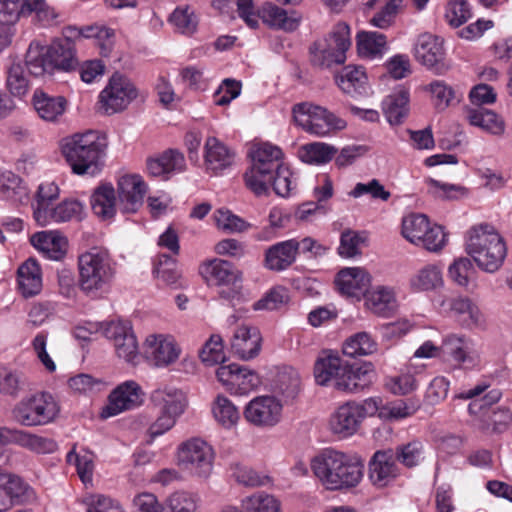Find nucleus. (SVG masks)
<instances>
[{
  "label": "nucleus",
  "instance_id": "obj_19",
  "mask_svg": "<svg viewBox=\"0 0 512 512\" xmlns=\"http://www.w3.org/2000/svg\"><path fill=\"white\" fill-rule=\"evenodd\" d=\"M118 208L124 214L135 213L143 205L147 186L140 175H124L117 184Z\"/></svg>",
  "mask_w": 512,
  "mask_h": 512
},
{
  "label": "nucleus",
  "instance_id": "obj_2",
  "mask_svg": "<svg viewBox=\"0 0 512 512\" xmlns=\"http://www.w3.org/2000/svg\"><path fill=\"white\" fill-rule=\"evenodd\" d=\"M107 149L104 135L95 130L75 133L61 142V151L72 172L77 175L96 174Z\"/></svg>",
  "mask_w": 512,
  "mask_h": 512
},
{
  "label": "nucleus",
  "instance_id": "obj_9",
  "mask_svg": "<svg viewBox=\"0 0 512 512\" xmlns=\"http://www.w3.org/2000/svg\"><path fill=\"white\" fill-rule=\"evenodd\" d=\"M177 464L198 478L207 479L213 469L214 450L205 440L193 437L177 448Z\"/></svg>",
  "mask_w": 512,
  "mask_h": 512
},
{
  "label": "nucleus",
  "instance_id": "obj_10",
  "mask_svg": "<svg viewBox=\"0 0 512 512\" xmlns=\"http://www.w3.org/2000/svg\"><path fill=\"white\" fill-rule=\"evenodd\" d=\"M200 273L209 284L223 287L219 291L221 298L232 301L238 297L241 276L230 262L213 259L200 267Z\"/></svg>",
  "mask_w": 512,
  "mask_h": 512
},
{
  "label": "nucleus",
  "instance_id": "obj_30",
  "mask_svg": "<svg viewBox=\"0 0 512 512\" xmlns=\"http://www.w3.org/2000/svg\"><path fill=\"white\" fill-rule=\"evenodd\" d=\"M67 100L63 96H53L41 90L33 95V105L38 116L46 121L56 123L67 109Z\"/></svg>",
  "mask_w": 512,
  "mask_h": 512
},
{
  "label": "nucleus",
  "instance_id": "obj_44",
  "mask_svg": "<svg viewBox=\"0 0 512 512\" xmlns=\"http://www.w3.org/2000/svg\"><path fill=\"white\" fill-rule=\"evenodd\" d=\"M386 44V36L379 32L362 31L356 36L357 50L362 57L373 59L382 56Z\"/></svg>",
  "mask_w": 512,
  "mask_h": 512
},
{
  "label": "nucleus",
  "instance_id": "obj_49",
  "mask_svg": "<svg viewBox=\"0 0 512 512\" xmlns=\"http://www.w3.org/2000/svg\"><path fill=\"white\" fill-rule=\"evenodd\" d=\"M430 224L426 215L420 213H411L402 220V235L412 244H419V240L424 236Z\"/></svg>",
  "mask_w": 512,
  "mask_h": 512
},
{
  "label": "nucleus",
  "instance_id": "obj_14",
  "mask_svg": "<svg viewBox=\"0 0 512 512\" xmlns=\"http://www.w3.org/2000/svg\"><path fill=\"white\" fill-rule=\"evenodd\" d=\"M35 499L33 488L20 476L0 469V512L14 504H24Z\"/></svg>",
  "mask_w": 512,
  "mask_h": 512
},
{
  "label": "nucleus",
  "instance_id": "obj_27",
  "mask_svg": "<svg viewBox=\"0 0 512 512\" xmlns=\"http://www.w3.org/2000/svg\"><path fill=\"white\" fill-rule=\"evenodd\" d=\"M364 295L367 309L378 316L388 317L398 307L394 287L376 285L371 290H367Z\"/></svg>",
  "mask_w": 512,
  "mask_h": 512
},
{
  "label": "nucleus",
  "instance_id": "obj_3",
  "mask_svg": "<svg viewBox=\"0 0 512 512\" xmlns=\"http://www.w3.org/2000/svg\"><path fill=\"white\" fill-rule=\"evenodd\" d=\"M465 251L479 269L487 273L498 271L507 254L504 240L487 223L476 224L466 232Z\"/></svg>",
  "mask_w": 512,
  "mask_h": 512
},
{
  "label": "nucleus",
  "instance_id": "obj_48",
  "mask_svg": "<svg viewBox=\"0 0 512 512\" xmlns=\"http://www.w3.org/2000/svg\"><path fill=\"white\" fill-rule=\"evenodd\" d=\"M300 376L292 368L284 369L277 374L274 382V392L287 400L294 399L300 391Z\"/></svg>",
  "mask_w": 512,
  "mask_h": 512
},
{
  "label": "nucleus",
  "instance_id": "obj_51",
  "mask_svg": "<svg viewBox=\"0 0 512 512\" xmlns=\"http://www.w3.org/2000/svg\"><path fill=\"white\" fill-rule=\"evenodd\" d=\"M376 350V343L366 332H359L343 345V353L349 357H357L372 354Z\"/></svg>",
  "mask_w": 512,
  "mask_h": 512
},
{
  "label": "nucleus",
  "instance_id": "obj_47",
  "mask_svg": "<svg viewBox=\"0 0 512 512\" xmlns=\"http://www.w3.org/2000/svg\"><path fill=\"white\" fill-rule=\"evenodd\" d=\"M367 82L366 73L361 66H345L336 77L339 88L347 94L360 93Z\"/></svg>",
  "mask_w": 512,
  "mask_h": 512
},
{
  "label": "nucleus",
  "instance_id": "obj_28",
  "mask_svg": "<svg viewBox=\"0 0 512 512\" xmlns=\"http://www.w3.org/2000/svg\"><path fill=\"white\" fill-rule=\"evenodd\" d=\"M53 70L70 72L78 67L75 44L68 37L54 41L46 47Z\"/></svg>",
  "mask_w": 512,
  "mask_h": 512
},
{
  "label": "nucleus",
  "instance_id": "obj_55",
  "mask_svg": "<svg viewBox=\"0 0 512 512\" xmlns=\"http://www.w3.org/2000/svg\"><path fill=\"white\" fill-rule=\"evenodd\" d=\"M475 273L473 263L467 257L456 258L448 267L449 278L461 287H467Z\"/></svg>",
  "mask_w": 512,
  "mask_h": 512
},
{
  "label": "nucleus",
  "instance_id": "obj_45",
  "mask_svg": "<svg viewBox=\"0 0 512 512\" xmlns=\"http://www.w3.org/2000/svg\"><path fill=\"white\" fill-rule=\"evenodd\" d=\"M26 67L33 76H43L44 74H52L53 67L47 56L46 46H42L37 42H32L26 52Z\"/></svg>",
  "mask_w": 512,
  "mask_h": 512
},
{
  "label": "nucleus",
  "instance_id": "obj_29",
  "mask_svg": "<svg viewBox=\"0 0 512 512\" xmlns=\"http://www.w3.org/2000/svg\"><path fill=\"white\" fill-rule=\"evenodd\" d=\"M84 215V206L77 199H65L55 207H51L46 214L39 213L37 223L46 226L50 223L80 221Z\"/></svg>",
  "mask_w": 512,
  "mask_h": 512
},
{
  "label": "nucleus",
  "instance_id": "obj_61",
  "mask_svg": "<svg viewBox=\"0 0 512 512\" xmlns=\"http://www.w3.org/2000/svg\"><path fill=\"white\" fill-rule=\"evenodd\" d=\"M7 88L14 96H23L28 92L29 81L21 63H12L7 71Z\"/></svg>",
  "mask_w": 512,
  "mask_h": 512
},
{
  "label": "nucleus",
  "instance_id": "obj_59",
  "mask_svg": "<svg viewBox=\"0 0 512 512\" xmlns=\"http://www.w3.org/2000/svg\"><path fill=\"white\" fill-rule=\"evenodd\" d=\"M290 300L288 290L283 286L270 289L260 300L253 304L254 310H276Z\"/></svg>",
  "mask_w": 512,
  "mask_h": 512
},
{
  "label": "nucleus",
  "instance_id": "obj_15",
  "mask_svg": "<svg viewBox=\"0 0 512 512\" xmlns=\"http://www.w3.org/2000/svg\"><path fill=\"white\" fill-rule=\"evenodd\" d=\"M142 402L141 387L129 380L118 385L109 395L108 404L102 408L101 418L116 416L126 410L138 407Z\"/></svg>",
  "mask_w": 512,
  "mask_h": 512
},
{
  "label": "nucleus",
  "instance_id": "obj_1",
  "mask_svg": "<svg viewBox=\"0 0 512 512\" xmlns=\"http://www.w3.org/2000/svg\"><path fill=\"white\" fill-rule=\"evenodd\" d=\"M310 467L328 491L354 489L364 476V464L358 457L334 449H325L314 456Z\"/></svg>",
  "mask_w": 512,
  "mask_h": 512
},
{
  "label": "nucleus",
  "instance_id": "obj_11",
  "mask_svg": "<svg viewBox=\"0 0 512 512\" xmlns=\"http://www.w3.org/2000/svg\"><path fill=\"white\" fill-rule=\"evenodd\" d=\"M137 96L133 83L123 75L114 74L99 95L100 108L106 114L124 110Z\"/></svg>",
  "mask_w": 512,
  "mask_h": 512
},
{
  "label": "nucleus",
  "instance_id": "obj_24",
  "mask_svg": "<svg viewBox=\"0 0 512 512\" xmlns=\"http://www.w3.org/2000/svg\"><path fill=\"white\" fill-rule=\"evenodd\" d=\"M375 377L372 363L357 367L345 365L341 377H337L336 389L344 392H358L369 387Z\"/></svg>",
  "mask_w": 512,
  "mask_h": 512
},
{
  "label": "nucleus",
  "instance_id": "obj_58",
  "mask_svg": "<svg viewBox=\"0 0 512 512\" xmlns=\"http://www.w3.org/2000/svg\"><path fill=\"white\" fill-rule=\"evenodd\" d=\"M59 194V187L54 182H44L39 185L36 194L37 205L34 208L33 213L36 221L39 220V213L46 214V212L51 208V203L58 199Z\"/></svg>",
  "mask_w": 512,
  "mask_h": 512
},
{
  "label": "nucleus",
  "instance_id": "obj_35",
  "mask_svg": "<svg viewBox=\"0 0 512 512\" xmlns=\"http://www.w3.org/2000/svg\"><path fill=\"white\" fill-rule=\"evenodd\" d=\"M31 244L52 260H60L66 254L67 239L57 231L37 232L31 237Z\"/></svg>",
  "mask_w": 512,
  "mask_h": 512
},
{
  "label": "nucleus",
  "instance_id": "obj_5",
  "mask_svg": "<svg viewBox=\"0 0 512 512\" xmlns=\"http://www.w3.org/2000/svg\"><path fill=\"white\" fill-rule=\"evenodd\" d=\"M250 155L252 166L244 175L246 186L256 196L268 195L273 172L284 165L282 150L270 143H262L254 146Z\"/></svg>",
  "mask_w": 512,
  "mask_h": 512
},
{
  "label": "nucleus",
  "instance_id": "obj_41",
  "mask_svg": "<svg viewBox=\"0 0 512 512\" xmlns=\"http://www.w3.org/2000/svg\"><path fill=\"white\" fill-rule=\"evenodd\" d=\"M93 212L102 219H109L116 212L115 190L110 184H103L95 189L91 196Z\"/></svg>",
  "mask_w": 512,
  "mask_h": 512
},
{
  "label": "nucleus",
  "instance_id": "obj_52",
  "mask_svg": "<svg viewBox=\"0 0 512 512\" xmlns=\"http://www.w3.org/2000/svg\"><path fill=\"white\" fill-rule=\"evenodd\" d=\"M242 507L245 512H281L280 502L273 495L263 492L243 499Z\"/></svg>",
  "mask_w": 512,
  "mask_h": 512
},
{
  "label": "nucleus",
  "instance_id": "obj_57",
  "mask_svg": "<svg viewBox=\"0 0 512 512\" xmlns=\"http://www.w3.org/2000/svg\"><path fill=\"white\" fill-rule=\"evenodd\" d=\"M260 384V377L255 371L240 366L229 392L239 395L248 394Z\"/></svg>",
  "mask_w": 512,
  "mask_h": 512
},
{
  "label": "nucleus",
  "instance_id": "obj_43",
  "mask_svg": "<svg viewBox=\"0 0 512 512\" xmlns=\"http://www.w3.org/2000/svg\"><path fill=\"white\" fill-rule=\"evenodd\" d=\"M442 285V269L436 264L425 265L410 279V286L414 291H432Z\"/></svg>",
  "mask_w": 512,
  "mask_h": 512
},
{
  "label": "nucleus",
  "instance_id": "obj_12",
  "mask_svg": "<svg viewBox=\"0 0 512 512\" xmlns=\"http://www.w3.org/2000/svg\"><path fill=\"white\" fill-rule=\"evenodd\" d=\"M442 356L454 362L458 367L473 368L480 363V355L473 341L460 334H449L444 337L440 346Z\"/></svg>",
  "mask_w": 512,
  "mask_h": 512
},
{
  "label": "nucleus",
  "instance_id": "obj_60",
  "mask_svg": "<svg viewBox=\"0 0 512 512\" xmlns=\"http://www.w3.org/2000/svg\"><path fill=\"white\" fill-rule=\"evenodd\" d=\"M449 307L456 315L464 316L467 325H478L482 322L481 312L468 298H454L450 301Z\"/></svg>",
  "mask_w": 512,
  "mask_h": 512
},
{
  "label": "nucleus",
  "instance_id": "obj_18",
  "mask_svg": "<svg viewBox=\"0 0 512 512\" xmlns=\"http://www.w3.org/2000/svg\"><path fill=\"white\" fill-rule=\"evenodd\" d=\"M399 474L393 450H378L373 454L368 464V478L374 487H388Z\"/></svg>",
  "mask_w": 512,
  "mask_h": 512
},
{
  "label": "nucleus",
  "instance_id": "obj_7",
  "mask_svg": "<svg viewBox=\"0 0 512 512\" xmlns=\"http://www.w3.org/2000/svg\"><path fill=\"white\" fill-rule=\"evenodd\" d=\"M297 126L315 137H329L346 128L347 122L325 107L311 102L295 104L292 108Z\"/></svg>",
  "mask_w": 512,
  "mask_h": 512
},
{
  "label": "nucleus",
  "instance_id": "obj_13",
  "mask_svg": "<svg viewBox=\"0 0 512 512\" xmlns=\"http://www.w3.org/2000/svg\"><path fill=\"white\" fill-rule=\"evenodd\" d=\"M443 43V39L440 37L424 33L418 37L414 46L416 60L440 75L449 69V65L445 63Z\"/></svg>",
  "mask_w": 512,
  "mask_h": 512
},
{
  "label": "nucleus",
  "instance_id": "obj_16",
  "mask_svg": "<svg viewBox=\"0 0 512 512\" xmlns=\"http://www.w3.org/2000/svg\"><path fill=\"white\" fill-rule=\"evenodd\" d=\"M282 415V404L273 396H258L252 399L244 409L245 419L258 427L276 425Z\"/></svg>",
  "mask_w": 512,
  "mask_h": 512
},
{
  "label": "nucleus",
  "instance_id": "obj_56",
  "mask_svg": "<svg viewBox=\"0 0 512 512\" xmlns=\"http://www.w3.org/2000/svg\"><path fill=\"white\" fill-rule=\"evenodd\" d=\"M198 497L187 491L172 493L165 502V512H196Z\"/></svg>",
  "mask_w": 512,
  "mask_h": 512
},
{
  "label": "nucleus",
  "instance_id": "obj_6",
  "mask_svg": "<svg viewBox=\"0 0 512 512\" xmlns=\"http://www.w3.org/2000/svg\"><path fill=\"white\" fill-rule=\"evenodd\" d=\"M351 47L350 27L339 22L323 38L316 40L309 48L313 66L330 68L346 61V52Z\"/></svg>",
  "mask_w": 512,
  "mask_h": 512
},
{
  "label": "nucleus",
  "instance_id": "obj_31",
  "mask_svg": "<svg viewBox=\"0 0 512 512\" xmlns=\"http://www.w3.org/2000/svg\"><path fill=\"white\" fill-rule=\"evenodd\" d=\"M258 18L268 26L285 32L295 31L301 21V17L296 12L288 14L286 10L269 2L258 11Z\"/></svg>",
  "mask_w": 512,
  "mask_h": 512
},
{
  "label": "nucleus",
  "instance_id": "obj_8",
  "mask_svg": "<svg viewBox=\"0 0 512 512\" xmlns=\"http://www.w3.org/2000/svg\"><path fill=\"white\" fill-rule=\"evenodd\" d=\"M60 412L55 398L46 392L19 401L12 410L13 419L25 427L43 426L53 422Z\"/></svg>",
  "mask_w": 512,
  "mask_h": 512
},
{
  "label": "nucleus",
  "instance_id": "obj_46",
  "mask_svg": "<svg viewBox=\"0 0 512 512\" xmlns=\"http://www.w3.org/2000/svg\"><path fill=\"white\" fill-rule=\"evenodd\" d=\"M512 421V413L507 408L484 410L479 423V429L486 434L504 432Z\"/></svg>",
  "mask_w": 512,
  "mask_h": 512
},
{
  "label": "nucleus",
  "instance_id": "obj_42",
  "mask_svg": "<svg viewBox=\"0 0 512 512\" xmlns=\"http://www.w3.org/2000/svg\"><path fill=\"white\" fill-rule=\"evenodd\" d=\"M336 153V147L324 142L307 143L298 149L299 159L310 165L326 164L333 159Z\"/></svg>",
  "mask_w": 512,
  "mask_h": 512
},
{
  "label": "nucleus",
  "instance_id": "obj_54",
  "mask_svg": "<svg viewBox=\"0 0 512 512\" xmlns=\"http://www.w3.org/2000/svg\"><path fill=\"white\" fill-rule=\"evenodd\" d=\"M393 452L395 460L408 468H412L417 466L423 459L424 446L420 441L413 440L397 446Z\"/></svg>",
  "mask_w": 512,
  "mask_h": 512
},
{
  "label": "nucleus",
  "instance_id": "obj_50",
  "mask_svg": "<svg viewBox=\"0 0 512 512\" xmlns=\"http://www.w3.org/2000/svg\"><path fill=\"white\" fill-rule=\"evenodd\" d=\"M419 405L413 400H395L382 406L380 410V419L382 420H400L413 415Z\"/></svg>",
  "mask_w": 512,
  "mask_h": 512
},
{
  "label": "nucleus",
  "instance_id": "obj_21",
  "mask_svg": "<svg viewBox=\"0 0 512 512\" xmlns=\"http://www.w3.org/2000/svg\"><path fill=\"white\" fill-rule=\"evenodd\" d=\"M0 441L14 442L38 454L53 453L57 450V443L53 439L6 427L0 429Z\"/></svg>",
  "mask_w": 512,
  "mask_h": 512
},
{
  "label": "nucleus",
  "instance_id": "obj_22",
  "mask_svg": "<svg viewBox=\"0 0 512 512\" xmlns=\"http://www.w3.org/2000/svg\"><path fill=\"white\" fill-rule=\"evenodd\" d=\"M361 423L358 410L355 408V401H348L331 414L329 428L340 438H347L358 431Z\"/></svg>",
  "mask_w": 512,
  "mask_h": 512
},
{
  "label": "nucleus",
  "instance_id": "obj_38",
  "mask_svg": "<svg viewBox=\"0 0 512 512\" xmlns=\"http://www.w3.org/2000/svg\"><path fill=\"white\" fill-rule=\"evenodd\" d=\"M467 120L473 126L480 127L493 135H502L505 131V122L494 111L483 108H470L467 110Z\"/></svg>",
  "mask_w": 512,
  "mask_h": 512
},
{
  "label": "nucleus",
  "instance_id": "obj_37",
  "mask_svg": "<svg viewBox=\"0 0 512 512\" xmlns=\"http://www.w3.org/2000/svg\"><path fill=\"white\" fill-rule=\"evenodd\" d=\"M184 167L183 154L175 150H167L160 156L147 161V171L154 177L164 176L172 172H181Z\"/></svg>",
  "mask_w": 512,
  "mask_h": 512
},
{
  "label": "nucleus",
  "instance_id": "obj_36",
  "mask_svg": "<svg viewBox=\"0 0 512 512\" xmlns=\"http://www.w3.org/2000/svg\"><path fill=\"white\" fill-rule=\"evenodd\" d=\"M18 286L25 298L40 293L42 289V274L36 260L28 259L18 268Z\"/></svg>",
  "mask_w": 512,
  "mask_h": 512
},
{
  "label": "nucleus",
  "instance_id": "obj_26",
  "mask_svg": "<svg viewBox=\"0 0 512 512\" xmlns=\"http://www.w3.org/2000/svg\"><path fill=\"white\" fill-rule=\"evenodd\" d=\"M297 254L296 239L278 242L266 249L263 263L268 270L284 271L296 261Z\"/></svg>",
  "mask_w": 512,
  "mask_h": 512
},
{
  "label": "nucleus",
  "instance_id": "obj_34",
  "mask_svg": "<svg viewBox=\"0 0 512 512\" xmlns=\"http://www.w3.org/2000/svg\"><path fill=\"white\" fill-rule=\"evenodd\" d=\"M204 149V162L208 171L219 173L231 166L234 161V153L216 137H208Z\"/></svg>",
  "mask_w": 512,
  "mask_h": 512
},
{
  "label": "nucleus",
  "instance_id": "obj_23",
  "mask_svg": "<svg viewBox=\"0 0 512 512\" xmlns=\"http://www.w3.org/2000/svg\"><path fill=\"white\" fill-rule=\"evenodd\" d=\"M335 282L342 294L359 298L367 292L371 284V276L363 268L349 267L339 271Z\"/></svg>",
  "mask_w": 512,
  "mask_h": 512
},
{
  "label": "nucleus",
  "instance_id": "obj_4",
  "mask_svg": "<svg viewBox=\"0 0 512 512\" xmlns=\"http://www.w3.org/2000/svg\"><path fill=\"white\" fill-rule=\"evenodd\" d=\"M78 287L88 297L97 298L107 292L116 274L107 250L97 247L78 256Z\"/></svg>",
  "mask_w": 512,
  "mask_h": 512
},
{
  "label": "nucleus",
  "instance_id": "obj_63",
  "mask_svg": "<svg viewBox=\"0 0 512 512\" xmlns=\"http://www.w3.org/2000/svg\"><path fill=\"white\" fill-rule=\"evenodd\" d=\"M402 3L403 0H386L381 10L370 19V24L380 29L389 28L393 25Z\"/></svg>",
  "mask_w": 512,
  "mask_h": 512
},
{
  "label": "nucleus",
  "instance_id": "obj_20",
  "mask_svg": "<svg viewBox=\"0 0 512 512\" xmlns=\"http://www.w3.org/2000/svg\"><path fill=\"white\" fill-rule=\"evenodd\" d=\"M106 337L114 342L117 356L135 364L139 357L136 337L127 322L113 321L105 329Z\"/></svg>",
  "mask_w": 512,
  "mask_h": 512
},
{
  "label": "nucleus",
  "instance_id": "obj_17",
  "mask_svg": "<svg viewBox=\"0 0 512 512\" xmlns=\"http://www.w3.org/2000/svg\"><path fill=\"white\" fill-rule=\"evenodd\" d=\"M180 348L171 336L149 335L143 345L147 361L156 367H166L174 363L180 355Z\"/></svg>",
  "mask_w": 512,
  "mask_h": 512
},
{
  "label": "nucleus",
  "instance_id": "obj_53",
  "mask_svg": "<svg viewBox=\"0 0 512 512\" xmlns=\"http://www.w3.org/2000/svg\"><path fill=\"white\" fill-rule=\"evenodd\" d=\"M213 415L217 422L226 428L233 427L240 418L236 406L225 396H218L215 400Z\"/></svg>",
  "mask_w": 512,
  "mask_h": 512
},
{
  "label": "nucleus",
  "instance_id": "obj_40",
  "mask_svg": "<svg viewBox=\"0 0 512 512\" xmlns=\"http://www.w3.org/2000/svg\"><path fill=\"white\" fill-rule=\"evenodd\" d=\"M0 195L14 204H23L29 199L26 185L18 175L11 171L3 172L0 175Z\"/></svg>",
  "mask_w": 512,
  "mask_h": 512
},
{
  "label": "nucleus",
  "instance_id": "obj_62",
  "mask_svg": "<svg viewBox=\"0 0 512 512\" xmlns=\"http://www.w3.org/2000/svg\"><path fill=\"white\" fill-rule=\"evenodd\" d=\"M85 38H95L101 49V54L107 56L114 44L115 32L104 26H89L80 33Z\"/></svg>",
  "mask_w": 512,
  "mask_h": 512
},
{
  "label": "nucleus",
  "instance_id": "obj_25",
  "mask_svg": "<svg viewBox=\"0 0 512 512\" xmlns=\"http://www.w3.org/2000/svg\"><path fill=\"white\" fill-rule=\"evenodd\" d=\"M262 337L257 327L242 325L231 340L232 351L242 360L256 357L261 350Z\"/></svg>",
  "mask_w": 512,
  "mask_h": 512
},
{
  "label": "nucleus",
  "instance_id": "obj_33",
  "mask_svg": "<svg viewBox=\"0 0 512 512\" xmlns=\"http://www.w3.org/2000/svg\"><path fill=\"white\" fill-rule=\"evenodd\" d=\"M344 364L337 353L323 351L314 365V377L317 384L325 386L333 382L336 388L337 377H341Z\"/></svg>",
  "mask_w": 512,
  "mask_h": 512
},
{
  "label": "nucleus",
  "instance_id": "obj_32",
  "mask_svg": "<svg viewBox=\"0 0 512 512\" xmlns=\"http://www.w3.org/2000/svg\"><path fill=\"white\" fill-rule=\"evenodd\" d=\"M151 401L158 412L180 417L186 408V398L183 392L174 387H164L154 390Z\"/></svg>",
  "mask_w": 512,
  "mask_h": 512
},
{
  "label": "nucleus",
  "instance_id": "obj_39",
  "mask_svg": "<svg viewBox=\"0 0 512 512\" xmlns=\"http://www.w3.org/2000/svg\"><path fill=\"white\" fill-rule=\"evenodd\" d=\"M409 93L400 89L387 96L383 101V111L391 125H399L409 112Z\"/></svg>",
  "mask_w": 512,
  "mask_h": 512
},
{
  "label": "nucleus",
  "instance_id": "obj_64",
  "mask_svg": "<svg viewBox=\"0 0 512 512\" xmlns=\"http://www.w3.org/2000/svg\"><path fill=\"white\" fill-rule=\"evenodd\" d=\"M170 22L178 32L186 35L193 34L198 25L194 12L188 7L175 9L170 16Z\"/></svg>",
  "mask_w": 512,
  "mask_h": 512
}]
</instances>
